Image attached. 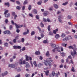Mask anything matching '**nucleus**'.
<instances>
[{"label": "nucleus", "mask_w": 77, "mask_h": 77, "mask_svg": "<svg viewBox=\"0 0 77 77\" xmlns=\"http://www.w3.org/2000/svg\"><path fill=\"white\" fill-rule=\"evenodd\" d=\"M43 21H44V22H47V19L45 18H43Z\"/></svg>", "instance_id": "09e8293b"}, {"label": "nucleus", "mask_w": 77, "mask_h": 77, "mask_svg": "<svg viewBox=\"0 0 77 77\" xmlns=\"http://www.w3.org/2000/svg\"><path fill=\"white\" fill-rule=\"evenodd\" d=\"M21 41L22 42H24V38H22L21 39Z\"/></svg>", "instance_id": "58836bf2"}, {"label": "nucleus", "mask_w": 77, "mask_h": 77, "mask_svg": "<svg viewBox=\"0 0 77 77\" xmlns=\"http://www.w3.org/2000/svg\"><path fill=\"white\" fill-rule=\"evenodd\" d=\"M74 37L75 38V39H77V36L76 35H75L74 36Z\"/></svg>", "instance_id": "774afa93"}, {"label": "nucleus", "mask_w": 77, "mask_h": 77, "mask_svg": "<svg viewBox=\"0 0 77 77\" xmlns=\"http://www.w3.org/2000/svg\"><path fill=\"white\" fill-rule=\"evenodd\" d=\"M14 49H20V46H13Z\"/></svg>", "instance_id": "9b49d317"}, {"label": "nucleus", "mask_w": 77, "mask_h": 77, "mask_svg": "<svg viewBox=\"0 0 77 77\" xmlns=\"http://www.w3.org/2000/svg\"><path fill=\"white\" fill-rule=\"evenodd\" d=\"M14 24L15 26H16L17 29H19V26H18V25L17 24H16V23H14Z\"/></svg>", "instance_id": "a878e982"}, {"label": "nucleus", "mask_w": 77, "mask_h": 77, "mask_svg": "<svg viewBox=\"0 0 77 77\" xmlns=\"http://www.w3.org/2000/svg\"><path fill=\"white\" fill-rule=\"evenodd\" d=\"M8 12H9L8 10H7L5 11V12L4 14H6Z\"/></svg>", "instance_id": "79ce46f5"}, {"label": "nucleus", "mask_w": 77, "mask_h": 77, "mask_svg": "<svg viewBox=\"0 0 77 77\" xmlns=\"http://www.w3.org/2000/svg\"><path fill=\"white\" fill-rule=\"evenodd\" d=\"M5 22L6 24H8V19H5Z\"/></svg>", "instance_id": "ea45409f"}, {"label": "nucleus", "mask_w": 77, "mask_h": 77, "mask_svg": "<svg viewBox=\"0 0 77 77\" xmlns=\"http://www.w3.org/2000/svg\"><path fill=\"white\" fill-rule=\"evenodd\" d=\"M31 8H32V6H31V5H29L28 7V10H29V11L31 10Z\"/></svg>", "instance_id": "c756f323"}, {"label": "nucleus", "mask_w": 77, "mask_h": 77, "mask_svg": "<svg viewBox=\"0 0 77 77\" xmlns=\"http://www.w3.org/2000/svg\"><path fill=\"white\" fill-rule=\"evenodd\" d=\"M12 15L14 16L15 15V12H12Z\"/></svg>", "instance_id": "4d7b16f0"}, {"label": "nucleus", "mask_w": 77, "mask_h": 77, "mask_svg": "<svg viewBox=\"0 0 77 77\" xmlns=\"http://www.w3.org/2000/svg\"><path fill=\"white\" fill-rule=\"evenodd\" d=\"M68 38L67 37H65L63 39V41H65V42L67 41H68Z\"/></svg>", "instance_id": "a211bd4d"}, {"label": "nucleus", "mask_w": 77, "mask_h": 77, "mask_svg": "<svg viewBox=\"0 0 77 77\" xmlns=\"http://www.w3.org/2000/svg\"><path fill=\"white\" fill-rule=\"evenodd\" d=\"M40 36H41V38H44V34L42 33H41V34Z\"/></svg>", "instance_id": "e433bc0d"}, {"label": "nucleus", "mask_w": 77, "mask_h": 77, "mask_svg": "<svg viewBox=\"0 0 77 77\" xmlns=\"http://www.w3.org/2000/svg\"><path fill=\"white\" fill-rule=\"evenodd\" d=\"M13 42H14V43H16L17 41H16V39H14L13 40Z\"/></svg>", "instance_id": "13d9d810"}, {"label": "nucleus", "mask_w": 77, "mask_h": 77, "mask_svg": "<svg viewBox=\"0 0 77 77\" xmlns=\"http://www.w3.org/2000/svg\"><path fill=\"white\" fill-rule=\"evenodd\" d=\"M6 17H9L10 16V14L9 13H8V14H5Z\"/></svg>", "instance_id": "412c9836"}, {"label": "nucleus", "mask_w": 77, "mask_h": 77, "mask_svg": "<svg viewBox=\"0 0 77 77\" xmlns=\"http://www.w3.org/2000/svg\"><path fill=\"white\" fill-rule=\"evenodd\" d=\"M48 31H50V30H51V29H50V25L48 26Z\"/></svg>", "instance_id": "72a5a7b5"}, {"label": "nucleus", "mask_w": 77, "mask_h": 77, "mask_svg": "<svg viewBox=\"0 0 77 77\" xmlns=\"http://www.w3.org/2000/svg\"><path fill=\"white\" fill-rule=\"evenodd\" d=\"M43 42L44 44H47V41L46 40H44Z\"/></svg>", "instance_id": "3c124183"}, {"label": "nucleus", "mask_w": 77, "mask_h": 77, "mask_svg": "<svg viewBox=\"0 0 77 77\" xmlns=\"http://www.w3.org/2000/svg\"><path fill=\"white\" fill-rule=\"evenodd\" d=\"M8 67H11V68H15V65L14 64H9Z\"/></svg>", "instance_id": "6e6552de"}, {"label": "nucleus", "mask_w": 77, "mask_h": 77, "mask_svg": "<svg viewBox=\"0 0 77 77\" xmlns=\"http://www.w3.org/2000/svg\"><path fill=\"white\" fill-rule=\"evenodd\" d=\"M46 56L47 57H49L50 56V54H49V51H48L46 54Z\"/></svg>", "instance_id": "2eb2a0df"}, {"label": "nucleus", "mask_w": 77, "mask_h": 77, "mask_svg": "<svg viewBox=\"0 0 77 77\" xmlns=\"http://www.w3.org/2000/svg\"><path fill=\"white\" fill-rule=\"evenodd\" d=\"M49 77H54V76L53 75H49Z\"/></svg>", "instance_id": "338daca9"}, {"label": "nucleus", "mask_w": 77, "mask_h": 77, "mask_svg": "<svg viewBox=\"0 0 77 77\" xmlns=\"http://www.w3.org/2000/svg\"><path fill=\"white\" fill-rule=\"evenodd\" d=\"M67 18L68 19H71V18H72V17L70 15H68L67 17Z\"/></svg>", "instance_id": "7c9ffc66"}, {"label": "nucleus", "mask_w": 77, "mask_h": 77, "mask_svg": "<svg viewBox=\"0 0 77 77\" xmlns=\"http://www.w3.org/2000/svg\"><path fill=\"white\" fill-rule=\"evenodd\" d=\"M49 14V13L48 11H45L43 13V15L44 16H46L47 15Z\"/></svg>", "instance_id": "7ed1b4c3"}, {"label": "nucleus", "mask_w": 77, "mask_h": 77, "mask_svg": "<svg viewBox=\"0 0 77 77\" xmlns=\"http://www.w3.org/2000/svg\"><path fill=\"white\" fill-rule=\"evenodd\" d=\"M51 45L53 48H54L56 47V45L55 44H51Z\"/></svg>", "instance_id": "5701e85b"}, {"label": "nucleus", "mask_w": 77, "mask_h": 77, "mask_svg": "<svg viewBox=\"0 0 77 77\" xmlns=\"http://www.w3.org/2000/svg\"><path fill=\"white\" fill-rule=\"evenodd\" d=\"M23 35H27V33H26V32H23Z\"/></svg>", "instance_id": "680f3d73"}, {"label": "nucleus", "mask_w": 77, "mask_h": 77, "mask_svg": "<svg viewBox=\"0 0 77 77\" xmlns=\"http://www.w3.org/2000/svg\"><path fill=\"white\" fill-rule=\"evenodd\" d=\"M25 76L26 77H30V74H26L25 75Z\"/></svg>", "instance_id": "49530a36"}, {"label": "nucleus", "mask_w": 77, "mask_h": 77, "mask_svg": "<svg viewBox=\"0 0 77 77\" xmlns=\"http://www.w3.org/2000/svg\"><path fill=\"white\" fill-rule=\"evenodd\" d=\"M46 61H48V62H53V60H52L51 58L50 57L47 58L46 59Z\"/></svg>", "instance_id": "20e7f679"}, {"label": "nucleus", "mask_w": 77, "mask_h": 77, "mask_svg": "<svg viewBox=\"0 0 77 77\" xmlns=\"http://www.w3.org/2000/svg\"><path fill=\"white\" fill-rule=\"evenodd\" d=\"M37 29L39 30L40 32H41V29L40 28H39V27L38 26Z\"/></svg>", "instance_id": "37998d69"}, {"label": "nucleus", "mask_w": 77, "mask_h": 77, "mask_svg": "<svg viewBox=\"0 0 77 77\" xmlns=\"http://www.w3.org/2000/svg\"><path fill=\"white\" fill-rule=\"evenodd\" d=\"M26 63V60H23V61L21 60L20 62V64H25Z\"/></svg>", "instance_id": "9d476101"}, {"label": "nucleus", "mask_w": 77, "mask_h": 77, "mask_svg": "<svg viewBox=\"0 0 77 77\" xmlns=\"http://www.w3.org/2000/svg\"><path fill=\"white\" fill-rule=\"evenodd\" d=\"M36 18L37 20H39V15H36Z\"/></svg>", "instance_id": "4c0bfd02"}, {"label": "nucleus", "mask_w": 77, "mask_h": 77, "mask_svg": "<svg viewBox=\"0 0 77 77\" xmlns=\"http://www.w3.org/2000/svg\"><path fill=\"white\" fill-rule=\"evenodd\" d=\"M61 55L62 57H64L65 56V53L63 52L61 53Z\"/></svg>", "instance_id": "bb28decb"}, {"label": "nucleus", "mask_w": 77, "mask_h": 77, "mask_svg": "<svg viewBox=\"0 0 77 77\" xmlns=\"http://www.w3.org/2000/svg\"><path fill=\"white\" fill-rule=\"evenodd\" d=\"M47 21H48V22H51V21L48 18H47Z\"/></svg>", "instance_id": "de8ad7c7"}, {"label": "nucleus", "mask_w": 77, "mask_h": 77, "mask_svg": "<svg viewBox=\"0 0 77 77\" xmlns=\"http://www.w3.org/2000/svg\"><path fill=\"white\" fill-rule=\"evenodd\" d=\"M68 2H65V3H63L62 5L64 6H65V5H67V4H68Z\"/></svg>", "instance_id": "473e14b6"}, {"label": "nucleus", "mask_w": 77, "mask_h": 77, "mask_svg": "<svg viewBox=\"0 0 77 77\" xmlns=\"http://www.w3.org/2000/svg\"><path fill=\"white\" fill-rule=\"evenodd\" d=\"M68 24H69V25H71V26L72 25V23H71V22H68Z\"/></svg>", "instance_id": "bf43d9fd"}, {"label": "nucleus", "mask_w": 77, "mask_h": 77, "mask_svg": "<svg viewBox=\"0 0 77 77\" xmlns=\"http://www.w3.org/2000/svg\"><path fill=\"white\" fill-rule=\"evenodd\" d=\"M63 66L62 65V64H61L60 66V68H63Z\"/></svg>", "instance_id": "0e129e2a"}, {"label": "nucleus", "mask_w": 77, "mask_h": 77, "mask_svg": "<svg viewBox=\"0 0 77 77\" xmlns=\"http://www.w3.org/2000/svg\"><path fill=\"white\" fill-rule=\"evenodd\" d=\"M65 36V34L64 33H62L61 35V37L62 38H64V37Z\"/></svg>", "instance_id": "f704fd0d"}, {"label": "nucleus", "mask_w": 77, "mask_h": 77, "mask_svg": "<svg viewBox=\"0 0 77 77\" xmlns=\"http://www.w3.org/2000/svg\"><path fill=\"white\" fill-rule=\"evenodd\" d=\"M27 0H25V1L23 2V5H26L28 3V2L27 1Z\"/></svg>", "instance_id": "4468645a"}, {"label": "nucleus", "mask_w": 77, "mask_h": 77, "mask_svg": "<svg viewBox=\"0 0 77 77\" xmlns=\"http://www.w3.org/2000/svg\"><path fill=\"white\" fill-rule=\"evenodd\" d=\"M54 8H55V9H57V8H58V5H56V4H54Z\"/></svg>", "instance_id": "4be33fe9"}, {"label": "nucleus", "mask_w": 77, "mask_h": 77, "mask_svg": "<svg viewBox=\"0 0 77 77\" xmlns=\"http://www.w3.org/2000/svg\"><path fill=\"white\" fill-rule=\"evenodd\" d=\"M29 16H30V17H32V18L33 17V15L32 14H30V13L29 14Z\"/></svg>", "instance_id": "a19ab883"}, {"label": "nucleus", "mask_w": 77, "mask_h": 77, "mask_svg": "<svg viewBox=\"0 0 77 77\" xmlns=\"http://www.w3.org/2000/svg\"><path fill=\"white\" fill-rule=\"evenodd\" d=\"M66 62L67 63H68V62H69V59L68 58L66 59Z\"/></svg>", "instance_id": "a18cd8bd"}, {"label": "nucleus", "mask_w": 77, "mask_h": 77, "mask_svg": "<svg viewBox=\"0 0 77 77\" xmlns=\"http://www.w3.org/2000/svg\"><path fill=\"white\" fill-rule=\"evenodd\" d=\"M37 4L38 5H41V2H38L37 3Z\"/></svg>", "instance_id": "e2e57ef3"}, {"label": "nucleus", "mask_w": 77, "mask_h": 77, "mask_svg": "<svg viewBox=\"0 0 77 77\" xmlns=\"http://www.w3.org/2000/svg\"><path fill=\"white\" fill-rule=\"evenodd\" d=\"M26 50V48H25V47H23L22 48V49H21L20 51V52H21V51H24V50Z\"/></svg>", "instance_id": "6ab92c4d"}, {"label": "nucleus", "mask_w": 77, "mask_h": 77, "mask_svg": "<svg viewBox=\"0 0 77 77\" xmlns=\"http://www.w3.org/2000/svg\"><path fill=\"white\" fill-rule=\"evenodd\" d=\"M60 13H61L60 11H57V14H60Z\"/></svg>", "instance_id": "052dcab7"}, {"label": "nucleus", "mask_w": 77, "mask_h": 77, "mask_svg": "<svg viewBox=\"0 0 77 77\" xmlns=\"http://www.w3.org/2000/svg\"><path fill=\"white\" fill-rule=\"evenodd\" d=\"M68 48H69V49H72L73 50V52H72V51H71L70 53L71 54V55L72 56H73V57H74L76 54H77V52L75 50H74V47H73V46H68Z\"/></svg>", "instance_id": "f257e3e1"}, {"label": "nucleus", "mask_w": 77, "mask_h": 77, "mask_svg": "<svg viewBox=\"0 0 77 77\" xmlns=\"http://www.w3.org/2000/svg\"><path fill=\"white\" fill-rule=\"evenodd\" d=\"M25 56L26 57V61H29V56H27V55H25Z\"/></svg>", "instance_id": "f8f14e48"}, {"label": "nucleus", "mask_w": 77, "mask_h": 77, "mask_svg": "<svg viewBox=\"0 0 77 77\" xmlns=\"http://www.w3.org/2000/svg\"><path fill=\"white\" fill-rule=\"evenodd\" d=\"M44 64L46 66H47L48 65H49V66H50V67L51 66V63L48 61H47L44 62Z\"/></svg>", "instance_id": "f03ea898"}, {"label": "nucleus", "mask_w": 77, "mask_h": 77, "mask_svg": "<svg viewBox=\"0 0 77 77\" xmlns=\"http://www.w3.org/2000/svg\"><path fill=\"white\" fill-rule=\"evenodd\" d=\"M5 5H6V6H7L8 7H9V3L8 2L5 3Z\"/></svg>", "instance_id": "c85d7f7f"}, {"label": "nucleus", "mask_w": 77, "mask_h": 77, "mask_svg": "<svg viewBox=\"0 0 77 77\" xmlns=\"http://www.w3.org/2000/svg\"><path fill=\"white\" fill-rule=\"evenodd\" d=\"M32 11L34 14H37V10H36L34 9L32 10Z\"/></svg>", "instance_id": "ddd939ff"}, {"label": "nucleus", "mask_w": 77, "mask_h": 77, "mask_svg": "<svg viewBox=\"0 0 77 77\" xmlns=\"http://www.w3.org/2000/svg\"><path fill=\"white\" fill-rule=\"evenodd\" d=\"M68 58H69V59H72V57H71V55H69L68 56Z\"/></svg>", "instance_id": "864d4df0"}, {"label": "nucleus", "mask_w": 77, "mask_h": 77, "mask_svg": "<svg viewBox=\"0 0 77 77\" xmlns=\"http://www.w3.org/2000/svg\"><path fill=\"white\" fill-rule=\"evenodd\" d=\"M67 39L68 40H69L70 39H72V38L71 37V35H68L67 36Z\"/></svg>", "instance_id": "0eeeda50"}, {"label": "nucleus", "mask_w": 77, "mask_h": 77, "mask_svg": "<svg viewBox=\"0 0 77 77\" xmlns=\"http://www.w3.org/2000/svg\"><path fill=\"white\" fill-rule=\"evenodd\" d=\"M8 74V72L7 71H5L4 73H2V76H5V75H6Z\"/></svg>", "instance_id": "1a4fd4ad"}, {"label": "nucleus", "mask_w": 77, "mask_h": 77, "mask_svg": "<svg viewBox=\"0 0 77 77\" xmlns=\"http://www.w3.org/2000/svg\"><path fill=\"white\" fill-rule=\"evenodd\" d=\"M52 75H56V74H55V72H54V71H53L52 73Z\"/></svg>", "instance_id": "c03bdc74"}, {"label": "nucleus", "mask_w": 77, "mask_h": 77, "mask_svg": "<svg viewBox=\"0 0 77 77\" xmlns=\"http://www.w3.org/2000/svg\"><path fill=\"white\" fill-rule=\"evenodd\" d=\"M25 67L26 68H30V65H29V63H28L26 62V63Z\"/></svg>", "instance_id": "423d86ee"}, {"label": "nucleus", "mask_w": 77, "mask_h": 77, "mask_svg": "<svg viewBox=\"0 0 77 77\" xmlns=\"http://www.w3.org/2000/svg\"><path fill=\"white\" fill-rule=\"evenodd\" d=\"M71 71H72V72H75V70L74 69V68L73 66L72 67Z\"/></svg>", "instance_id": "393cba45"}, {"label": "nucleus", "mask_w": 77, "mask_h": 77, "mask_svg": "<svg viewBox=\"0 0 77 77\" xmlns=\"http://www.w3.org/2000/svg\"><path fill=\"white\" fill-rule=\"evenodd\" d=\"M33 64L35 65V67L37 66V64H36V61H34Z\"/></svg>", "instance_id": "aec40b11"}, {"label": "nucleus", "mask_w": 77, "mask_h": 77, "mask_svg": "<svg viewBox=\"0 0 77 77\" xmlns=\"http://www.w3.org/2000/svg\"><path fill=\"white\" fill-rule=\"evenodd\" d=\"M25 6H23V7L22 8V10L23 11H24L25 9Z\"/></svg>", "instance_id": "8fccbe9b"}, {"label": "nucleus", "mask_w": 77, "mask_h": 77, "mask_svg": "<svg viewBox=\"0 0 77 77\" xmlns=\"http://www.w3.org/2000/svg\"><path fill=\"white\" fill-rule=\"evenodd\" d=\"M41 26L42 27H44V24L42 23L41 22Z\"/></svg>", "instance_id": "c9c22d12"}, {"label": "nucleus", "mask_w": 77, "mask_h": 77, "mask_svg": "<svg viewBox=\"0 0 77 77\" xmlns=\"http://www.w3.org/2000/svg\"><path fill=\"white\" fill-rule=\"evenodd\" d=\"M4 33L5 34H6L7 33L8 34H9V35H11V32L9 31H6L4 32Z\"/></svg>", "instance_id": "39448f33"}, {"label": "nucleus", "mask_w": 77, "mask_h": 77, "mask_svg": "<svg viewBox=\"0 0 77 77\" xmlns=\"http://www.w3.org/2000/svg\"><path fill=\"white\" fill-rule=\"evenodd\" d=\"M59 37H60V36H59V34H57L55 35V38H56V39H58V38H59Z\"/></svg>", "instance_id": "dca6fc26"}, {"label": "nucleus", "mask_w": 77, "mask_h": 77, "mask_svg": "<svg viewBox=\"0 0 77 77\" xmlns=\"http://www.w3.org/2000/svg\"><path fill=\"white\" fill-rule=\"evenodd\" d=\"M35 33V31H32L31 33V36H33V35H34Z\"/></svg>", "instance_id": "b1692460"}, {"label": "nucleus", "mask_w": 77, "mask_h": 77, "mask_svg": "<svg viewBox=\"0 0 77 77\" xmlns=\"http://www.w3.org/2000/svg\"><path fill=\"white\" fill-rule=\"evenodd\" d=\"M9 29L10 30H11L12 29V25H10L9 27Z\"/></svg>", "instance_id": "6e6d98bb"}, {"label": "nucleus", "mask_w": 77, "mask_h": 77, "mask_svg": "<svg viewBox=\"0 0 77 77\" xmlns=\"http://www.w3.org/2000/svg\"><path fill=\"white\" fill-rule=\"evenodd\" d=\"M48 35H53V32L50 31Z\"/></svg>", "instance_id": "cd10ccee"}, {"label": "nucleus", "mask_w": 77, "mask_h": 77, "mask_svg": "<svg viewBox=\"0 0 77 77\" xmlns=\"http://www.w3.org/2000/svg\"><path fill=\"white\" fill-rule=\"evenodd\" d=\"M53 33H54V34H56V32L55 31V30H54L53 31Z\"/></svg>", "instance_id": "69168bd1"}, {"label": "nucleus", "mask_w": 77, "mask_h": 77, "mask_svg": "<svg viewBox=\"0 0 77 77\" xmlns=\"http://www.w3.org/2000/svg\"><path fill=\"white\" fill-rule=\"evenodd\" d=\"M4 46L5 47H7L8 46V44L7 43H5L4 44Z\"/></svg>", "instance_id": "2f4dec72"}, {"label": "nucleus", "mask_w": 77, "mask_h": 77, "mask_svg": "<svg viewBox=\"0 0 77 77\" xmlns=\"http://www.w3.org/2000/svg\"><path fill=\"white\" fill-rule=\"evenodd\" d=\"M61 51H63V48L62 47H61Z\"/></svg>", "instance_id": "603ef678"}, {"label": "nucleus", "mask_w": 77, "mask_h": 77, "mask_svg": "<svg viewBox=\"0 0 77 77\" xmlns=\"http://www.w3.org/2000/svg\"><path fill=\"white\" fill-rule=\"evenodd\" d=\"M58 20H59V22H60V23H62V20H61V19H60L58 18Z\"/></svg>", "instance_id": "5fc2aeb1"}, {"label": "nucleus", "mask_w": 77, "mask_h": 77, "mask_svg": "<svg viewBox=\"0 0 77 77\" xmlns=\"http://www.w3.org/2000/svg\"><path fill=\"white\" fill-rule=\"evenodd\" d=\"M35 54H36V55H38V54H40L41 53H40L39 51H36L35 53Z\"/></svg>", "instance_id": "f3484780"}]
</instances>
